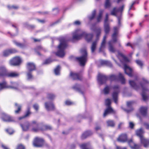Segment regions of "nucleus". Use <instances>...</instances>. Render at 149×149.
I'll return each instance as SVG.
<instances>
[{"instance_id": "1", "label": "nucleus", "mask_w": 149, "mask_h": 149, "mask_svg": "<svg viewBox=\"0 0 149 149\" xmlns=\"http://www.w3.org/2000/svg\"><path fill=\"white\" fill-rule=\"evenodd\" d=\"M144 133L143 130L140 128L136 130V135L140 139L141 143L145 147H148L149 146V139H145L143 136Z\"/></svg>"}, {"instance_id": "2", "label": "nucleus", "mask_w": 149, "mask_h": 149, "mask_svg": "<svg viewBox=\"0 0 149 149\" xmlns=\"http://www.w3.org/2000/svg\"><path fill=\"white\" fill-rule=\"evenodd\" d=\"M66 46V44L65 40L63 39L61 40L58 46V51L57 53V55L61 57L63 56L65 54L64 49Z\"/></svg>"}, {"instance_id": "3", "label": "nucleus", "mask_w": 149, "mask_h": 149, "mask_svg": "<svg viewBox=\"0 0 149 149\" xmlns=\"http://www.w3.org/2000/svg\"><path fill=\"white\" fill-rule=\"evenodd\" d=\"M78 30H76L73 33L72 37V38L73 40H77L79 39L81 37L83 36H86V38L87 40H88V38H91L92 37V35L91 34H87L84 32L81 35H79L78 33Z\"/></svg>"}, {"instance_id": "4", "label": "nucleus", "mask_w": 149, "mask_h": 149, "mask_svg": "<svg viewBox=\"0 0 149 149\" xmlns=\"http://www.w3.org/2000/svg\"><path fill=\"white\" fill-rule=\"evenodd\" d=\"M81 52L83 56L77 57V59L81 65H84L86 61V52L85 49L81 51Z\"/></svg>"}, {"instance_id": "5", "label": "nucleus", "mask_w": 149, "mask_h": 149, "mask_svg": "<svg viewBox=\"0 0 149 149\" xmlns=\"http://www.w3.org/2000/svg\"><path fill=\"white\" fill-rule=\"evenodd\" d=\"M22 62V59L21 57L19 56H16L13 57L10 61V65H19Z\"/></svg>"}, {"instance_id": "6", "label": "nucleus", "mask_w": 149, "mask_h": 149, "mask_svg": "<svg viewBox=\"0 0 149 149\" xmlns=\"http://www.w3.org/2000/svg\"><path fill=\"white\" fill-rule=\"evenodd\" d=\"M43 140L39 137L35 138L33 141V145L36 147H39L42 146L43 144Z\"/></svg>"}, {"instance_id": "7", "label": "nucleus", "mask_w": 149, "mask_h": 149, "mask_svg": "<svg viewBox=\"0 0 149 149\" xmlns=\"http://www.w3.org/2000/svg\"><path fill=\"white\" fill-rule=\"evenodd\" d=\"M124 70L125 73L129 76H131L132 73V69L128 65L125 64L124 65Z\"/></svg>"}, {"instance_id": "8", "label": "nucleus", "mask_w": 149, "mask_h": 149, "mask_svg": "<svg viewBox=\"0 0 149 149\" xmlns=\"http://www.w3.org/2000/svg\"><path fill=\"white\" fill-rule=\"evenodd\" d=\"M45 108L47 110H50L54 108V106L52 103H50L49 102H46L45 103Z\"/></svg>"}, {"instance_id": "9", "label": "nucleus", "mask_w": 149, "mask_h": 149, "mask_svg": "<svg viewBox=\"0 0 149 149\" xmlns=\"http://www.w3.org/2000/svg\"><path fill=\"white\" fill-rule=\"evenodd\" d=\"M69 76L71 78L73 79H80L79 75L73 72H70Z\"/></svg>"}, {"instance_id": "10", "label": "nucleus", "mask_w": 149, "mask_h": 149, "mask_svg": "<svg viewBox=\"0 0 149 149\" xmlns=\"http://www.w3.org/2000/svg\"><path fill=\"white\" fill-rule=\"evenodd\" d=\"M127 136L126 134H122L120 135L118 138V140L121 142H124L127 140Z\"/></svg>"}, {"instance_id": "11", "label": "nucleus", "mask_w": 149, "mask_h": 149, "mask_svg": "<svg viewBox=\"0 0 149 149\" xmlns=\"http://www.w3.org/2000/svg\"><path fill=\"white\" fill-rule=\"evenodd\" d=\"M114 112V110H113L111 107H109L105 110L103 116L104 117H105L109 113H113Z\"/></svg>"}, {"instance_id": "12", "label": "nucleus", "mask_w": 149, "mask_h": 149, "mask_svg": "<svg viewBox=\"0 0 149 149\" xmlns=\"http://www.w3.org/2000/svg\"><path fill=\"white\" fill-rule=\"evenodd\" d=\"M128 143L132 148L136 149L139 147V146L135 144L132 140L129 141H128Z\"/></svg>"}, {"instance_id": "13", "label": "nucleus", "mask_w": 149, "mask_h": 149, "mask_svg": "<svg viewBox=\"0 0 149 149\" xmlns=\"http://www.w3.org/2000/svg\"><path fill=\"white\" fill-rule=\"evenodd\" d=\"M140 111L142 115L145 116L147 113V107H141L140 108Z\"/></svg>"}, {"instance_id": "14", "label": "nucleus", "mask_w": 149, "mask_h": 149, "mask_svg": "<svg viewBox=\"0 0 149 149\" xmlns=\"http://www.w3.org/2000/svg\"><path fill=\"white\" fill-rule=\"evenodd\" d=\"M27 67L29 71H31L35 69V65L31 63H28L27 64Z\"/></svg>"}, {"instance_id": "15", "label": "nucleus", "mask_w": 149, "mask_h": 149, "mask_svg": "<svg viewBox=\"0 0 149 149\" xmlns=\"http://www.w3.org/2000/svg\"><path fill=\"white\" fill-rule=\"evenodd\" d=\"M15 51L13 49H10L5 51L3 52V55L5 56H7L10 54L15 52Z\"/></svg>"}, {"instance_id": "16", "label": "nucleus", "mask_w": 149, "mask_h": 149, "mask_svg": "<svg viewBox=\"0 0 149 149\" xmlns=\"http://www.w3.org/2000/svg\"><path fill=\"white\" fill-rule=\"evenodd\" d=\"M118 94L117 92H114L112 94V97L115 103H116L118 99Z\"/></svg>"}, {"instance_id": "17", "label": "nucleus", "mask_w": 149, "mask_h": 149, "mask_svg": "<svg viewBox=\"0 0 149 149\" xmlns=\"http://www.w3.org/2000/svg\"><path fill=\"white\" fill-rule=\"evenodd\" d=\"M19 74L16 72H11L8 73V76L9 77H15L18 76Z\"/></svg>"}, {"instance_id": "18", "label": "nucleus", "mask_w": 149, "mask_h": 149, "mask_svg": "<svg viewBox=\"0 0 149 149\" xmlns=\"http://www.w3.org/2000/svg\"><path fill=\"white\" fill-rule=\"evenodd\" d=\"M8 8L9 9H18L19 8V7L17 5H10L8 6Z\"/></svg>"}, {"instance_id": "19", "label": "nucleus", "mask_w": 149, "mask_h": 149, "mask_svg": "<svg viewBox=\"0 0 149 149\" xmlns=\"http://www.w3.org/2000/svg\"><path fill=\"white\" fill-rule=\"evenodd\" d=\"M60 67L59 66H57L55 69L54 72L55 74L56 75H58L60 73Z\"/></svg>"}, {"instance_id": "20", "label": "nucleus", "mask_w": 149, "mask_h": 149, "mask_svg": "<svg viewBox=\"0 0 149 149\" xmlns=\"http://www.w3.org/2000/svg\"><path fill=\"white\" fill-rule=\"evenodd\" d=\"M110 90V88L109 86H106L103 90V92L104 94H108Z\"/></svg>"}, {"instance_id": "21", "label": "nucleus", "mask_w": 149, "mask_h": 149, "mask_svg": "<svg viewBox=\"0 0 149 149\" xmlns=\"http://www.w3.org/2000/svg\"><path fill=\"white\" fill-rule=\"evenodd\" d=\"M147 89H143L142 93V97L143 100H146L147 98V96L146 95V94H145L144 93V92L145 91H147Z\"/></svg>"}, {"instance_id": "22", "label": "nucleus", "mask_w": 149, "mask_h": 149, "mask_svg": "<svg viewBox=\"0 0 149 149\" xmlns=\"http://www.w3.org/2000/svg\"><path fill=\"white\" fill-rule=\"evenodd\" d=\"M136 63L140 67H141L143 65V63L140 60H136Z\"/></svg>"}, {"instance_id": "23", "label": "nucleus", "mask_w": 149, "mask_h": 149, "mask_svg": "<svg viewBox=\"0 0 149 149\" xmlns=\"http://www.w3.org/2000/svg\"><path fill=\"white\" fill-rule=\"evenodd\" d=\"M96 45V43L93 42L92 45L91 47V50L92 52H93L95 49Z\"/></svg>"}, {"instance_id": "24", "label": "nucleus", "mask_w": 149, "mask_h": 149, "mask_svg": "<svg viewBox=\"0 0 149 149\" xmlns=\"http://www.w3.org/2000/svg\"><path fill=\"white\" fill-rule=\"evenodd\" d=\"M6 70V68L3 67H0V75H2L5 72Z\"/></svg>"}, {"instance_id": "25", "label": "nucleus", "mask_w": 149, "mask_h": 149, "mask_svg": "<svg viewBox=\"0 0 149 149\" xmlns=\"http://www.w3.org/2000/svg\"><path fill=\"white\" fill-rule=\"evenodd\" d=\"M107 123V125L108 126L112 127L114 125V123L112 121L109 120Z\"/></svg>"}, {"instance_id": "26", "label": "nucleus", "mask_w": 149, "mask_h": 149, "mask_svg": "<svg viewBox=\"0 0 149 149\" xmlns=\"http://www.w3.org/2000/svg\"><path fill=\"white\" fill-rule=\"evenodd\" d=\"M10 118L9 116L6 115H4L3 116V119L5 121H10L11 120L9 118Z\"/></svg>"}, {"instance_id": "27", "label": "nucleus", "mask_w": 149, "mask_h": 149, "mask_svg": "<svg viewBox=\"0 0 149 149\" xmlns=\"http://www.w3.org/2000/svg\"><path fill=\"white\" fill-rule=\"evenodd\" d=\"M120 81L123 84H124L125 82V80L123 76V75L121 74H120Z\"/></svg>"}, {"instance_id": "28", "label": "nucleus", "mask_w": 149, "mask_h": 149, "mask_svg": "<svg viewBox=\"0 0 149 149\" xmlns=\"http://www.w3.org/2000/svg\"><path fill=\"white\" fill-rule=\"evenodd\" d=\"M15 105L16 106L17 105V107H18V110H17L15 111V112L16 113H17L20 111L21 107V105H17V103H15Z\"/></svg>"}, {"instance_id": "29", "label": "nucleus", "mask_w": 149, "mask_h": 149, "mask_svg": "<svg viewBox=\"0 0 149 149\" xmlns=\"http://www.w3.org/2000/svg\"><path fill=\"white\" fill-rule=\"evenodd\" d=\"M5 87H6V83L5 82L0 83V88H3Z\"/></svg>"}, {"instance_id": "30", "label": "nucleus", "mask_w": 149, "mask_h": 149, "mask_svg": "<svg viewBox=\"0 0 149 149\" xmlns=\"http://www.w3.org/2000/svg\"><path fill=\"white\" fill-rule=\"evenodd\" d=\"M110 5V3L109 2V0H106L105 6L106 7H107L109 6Z\"/></svg>"}, {"instance_id": "31", "label": "nucleus", "mask_w": 149, "mask_h": 149, "mask_svg": "<svg viewBox=\"0 0 149 149\" xmlns=\"http://www.w3.org/2000/svg\"><path fill=\"white\" fill-rule=\"evenodd\" d=\"M129 84L131 86L135 88V86L136 85V84L134 81H130Z\"/></svg>"}, {"instance_id": "32", "label": "nucleus", "mask_w": 149, "mask_h": 149, "mask_svg": "<svg viewBox=\"0 0 149 149\" xmlns=\"http://www.w3.org/2000/svg\"><path fill=\"white\" fill-rule=\"evenodd\" d=\"M122 58L123 59V61L125 62H129L130 61L127 58V57H126L124 56H122Z\"/></svg>"}, {"instance_id": "33", "label": "nucleus", "mask_w": 149, "mask_h": 149, "mask_svg": "<svg viewBox=\"0 0 149 149\" xmlns=\"http://www.w3.org/2000/svg\"><path fill=\"white\" fill-rule=\"evenodd\" d=\"M65 104L67 105L72 104V102L69 100H67L65 102Z\"/></svg>"}, {"instance_id": "34", "label": "nucleus", "mask_w": 149, "mask_h": 149, "mask_svg": "<svg viewBox=\"0 0 149 149\" xmlns=\"http://www.w3.org/2000/svg\"><path fill=\"white\" fill-rule=\"evenodd\" d=\"M111 103V101L110 99H107L106 100L105 104L107 105H109Z\"/></svg>"}, {"instance_id": "35", "label": "nucleus", "mask_w": 149, "mask_h": 149, "mask_svg": "<svg viewBox=\"0 0 149 149\" xmlns=\"http://www.w3.org/2000/svg\"><path fill=\"white\" fill-rule=\"evenodd\" d=\"M6 131L7 132H9V133L10 134H12L14 132V131L11 129H9L8 130H6Z\"/></svg>"}, {"instance_id": "36", "label": "nucleus", "mask_w": 149, "mask_h": 149, "mask_svg": "<svg viewBox=\"0 0 149 149\" xmlns=\"http://www.w3.org/2000/svg\"><path fill=\"white\" fill-rule=\"evenodd\" d=\"M129 125L130 127L132 128L134 125V124L132 122H130L129 123Z\"/></svg>"}, {"instance_id": "37", "label": "nucleus", "mask_w": 149, "mask_h": 149, "mask_svg": "<svg viewBox=\"0 0 149 149\" xmlns=\"http://www.w3.org/2000/svg\"><path fill=\"white\" fill-rule=\"evenodd\" d=\"M24 146L22 145H19L17 146V149H24Z\"/></svg>"}, {"instance_id": "38", "label": "nucleus", "mask_w": 149, "mask_h": 149, "mask_svg": "<svg viewBox=\"0 0 149 149\" xmlns=\"http://www.w3.org/2000/svg\"><path fill=\"white\" fill-rule=\"evenodd\" d=\"M22 129L24 131L27 130L28 129V126H27L24 125L22 127Z\"/></svg>"}, {"instance_id": "39", "label": "nucleus", "mask_w": 149, "mask_h": 149, "mask_svg": "<svg viewBox=\"0 0 149 149\" xmlns=\"http://www.w3.org/2000/svg\"><path fill=\"white\" fill-rule=\"evenodd\" d=\"M33 108H34V109L36 110H38V109L39 108V107L38 105L37 104H34L33 106Z\"/></svg>"}, {"instance_id": "40", "label": "nucleus", "mask_w": 149, "mask_h": 149, "mask_svg": "<svg viewBox=\"0 0 149 149\" xmlns=\"http://www.w3.org/2000/svg\"><path fill=\"white\" fill-rule=\"evenodd\" d=\"M80 22L79 21H76L74 22V24L76 25H79L80 24Z\"/></svg>"}, {"instance_id": "41", "label": "nucleus", "mask_w": 149, "mask_h": 149, "mask_svg": "<svg viewBox=\"0 0 149 149\" xmlns=\"http://www.w3.org/2000/svg\"><path fill=\"white\" fill-rule=\"evenodd\" d=\"M116 10V8H114L111 12V14L113 15H114L115 14V12Z\"/></svg>"}, {"instance_id": "42", "label": "nucleus", "mask_w": 149, "mask_h": 149, "mask_svg": "<svg viewBox=\"0 0 149 149\" xmlns=\"http://www.w3.org/2000/svg\"><path fill=\"white\" fill-rule=\"evenodd\" d=\"M101 17V14H100L99 15L97 18V20H98V21H100Z\"/></svg>"}, {"instance_id": "43", "label": "nucleus", "mask_w": 149, "mask_h": 149, "mask_svg": "<svg viewBox=\"0 0 149 149\" xmlns=\"http://www.w3.org/2000/svg\"><path fill=\"white\" fill-rule=\"evenodd\" d=\"M146 128L147 129H149V124L148 123H146L145 125Z\"/></svg>"}, {"instance_id": "44", "label": "nucleus", "mask_w": 149, "mask_h": 149, "mask_svg": "<svg viewBox=\"0 0 149 149\" xmlns=\"http://www.w3.org/2000/svg\"><path fill=\"white\" fill-rule=\"evenodd\" d=\"M27 78L28 79H30L32 77V75L30 74H27Z\"/></svg>"}, {"instance_id": "45", "label": "nucleus", "mask_w": 149, "mask_h": 149, "mask_svg": "<svg viewBox=\"0 0 149 149\" xmlns=\"http://www.w3.org/2000/svg\"><path fill=\"white\" fill-rule=\"evenodd\" d=\"M95 13V10L93 11V12L92 14V17H91V19H92L93 18V17H94Z\"/></svg>"}, {"instance_id": "46", "label": "nucleus", "mask_w": 149, "mask_h": 149, "mask_svg": "<svg viewBox=\"0 0 149 149\" xmlns=\"http://www.w3.org/2000/svg\"><path fill=\"white\" fill-rule=\"evenodd\" d=\"M30 114V112L29 111H28L25 114L26 116H28Z\"/></svg>"}, {"instance_id": "47", "label": "nucleus", "mask_w": 149, "mask_h": 149, "mask_svg": "<svg viewBox=\"0 0 149 149\" xmlns=\"http://www.w3.org/2000/svg\"><path fill=\"white\" fill-rule=\"evenodd\" d=\"M116 148L117 149H126V148H121L118 146L116 147Z\"/></svg>"}, {"instance_id": "48", "label": "nucleus", "mask_w": 149, "mask_h": 149, "mask_svg": "<svg viewBox=\"0 0 149 149\" xmlns=\"http://www.w3.org/2000/svg\"><path fill=\"white\" fill-rule=\"evenodd\" d=\"M105 43V41L104 40L102 41V44H101V47H103L104 46Z\"/></svg>"}, {"instance_id": "49", "label": "nucleus", "mask_w": 149, "mask_h": 149, "mask_svg": "<svg viewBox=\"0 0 149 149\" xmlns=\"http://www.w3.org/2000/svg\"><path fill=\"white\" fill-rule=\"evenodd\" d=\"M105 28L106 30V31L107 32L109 30V28L107 26H105Z\"/></svg>"}, {"instance_id": "50", "label": "nucleus", "mask_w": 149, "mask_h": 149, "mask_svg": "<svg viewBox=\"0 0 149 149\" xmlns=\"http://www.w3.org/2000/svg\"><path fill=\"white\" fill-rule=\"evenodd\" d=\"M109 50L111 52L113 51V48L111 47H110L109 48Z\"/></svg>"}, {"instance_id": "51", "label": "nucleus", "mask_w": 149, "mask_h": 149, "mask_svg": "<svg viewBox=\"0 0 149 149\" xmlns=\"http://www.w3.org/2000/svg\"><path fill=\"white\" fill-rule=\"evenodd\" d=\"M132 103V102H127V105H130Z\"/></svg>"}, {"instance_id": "52", "label": "nucleus", "mask_w": 149, "mask_h": 149, "mask_svg": "<svg viewBox=\"0 0 149 149\" xmlns=\"http://www.w3.org/2000/svg\"><path fill=\"white\" fill-rule=\"evenodd\" d=\"M108 17V15L107 14H106V17H105V22H106L107 21V18Z\"/></svg>"}, {"instance_id": "53", "label": "nucleus", "mask_w": 149, "mask_h": 149, "mask_svg": "<svg viewBox=\"0 0 149 149\" xmlns=\"http://www.w3.org/2000/svg\"><path fill=\"white\" fill-rule=\"evenodd\" d=\"M115 78V76L114 75H113L111 76V79H114Z\"/></svg>"}, {"instance_id": "54", "label": "nucleus", "mask_w": 149, "mask_h": 149, "mask_svg": "<svg viewBox=\"0 0 149 149\" xmlns=\"http://www.w3.org/2000/svg\"><path fill=\"white\" fill-rule=\"evenodd\" d=\"M49 60H47L45 61V64H47V63H49Z\"/></svg>"}, {"instance_id": "55", "label": "nucleus", "mask_w": 149, "mask_h": 149, "mask_svg": "<svg viewBox=\"0 0 149 149\" xmlns=\"http://www.w3.org/2000/svg\"><path fill=\"white\" fill-rule=\"evenodd\" d=\"M124 8V6H123L121 7V8H120V11H122L123 10V8Z\"/></svg>"}, {"instance_id": "56", "label": "nucleus", "mask_w": 149, "mask_h": 149, "mask_svg": "<svg viewBox=\"0 0 149 149\" xmlns=\"http://www.w3.org/2000/svg\"><path fill=\"white\" fill-rule=\"evenodd\" d=\"M3 147L4 149H8L7 148L6 146H3Z\"/></svg>"}, {"instance_id": "57", "label": "nucleus", "mask_w": 149, "mask_h": 149, "mask_svg": "<svg viewBox=\"0 0 149 149\" xmlns=\"http://www.w3.org/2000/svg\"><path fill=\"white\" fill-rule=\"evenodd\" d=\"M39 22H44V20H39Z\"/></svg>"}, {"instance_id": "58", "label": "nucleus", "mask_w": 149, "mask_h": 149, "mask_svg": "<svg viewBox=\"0 0 149 149\" xmlns=\"http://www.w3.org/2000/svg\"><path fill=\"white\" fill-rule=\"evenodd\" d=\"M116 33H114L113 34V36H114L115 35H116Z\"/></svg>"}, {"instance_id": "59", "label": "nucleus", "mask_w": 149, "mask_h": 149, "mask_svg": "<svg viewBox=\"0 0 149 149\" xmlns=\"http://www.w3.org/2000/svg\"><path fill=\"white\" fill-rule=\"evenodd\" d=\"M123 124V123H120L119 125H118V126L119 127L120 125H122V124Z\"/></svg>"}, {"instance_id": "60", "label": "nucleus", "mask_w": 149, "mask_h": 149, "mask_svg": "<svg viewBox=\"0 0 149 149\" xmlns=\"http://www.w3.org/2000/svg\"><path fill=\"white\" fill-rule=\"evenodd\" d=\"M8 88H14V87H11V86H10L8 87Z\"/></svg>"}, {"instance_id": "61", "label": "nucleus", "mask_w": 149, "mask_h": 149, "mask_svg": "<svg viewBox=\"0 0 149 149\" xmlns=\"http://www.w3.org/2000/svg\"><path fill=\"white\" fill-rule=\"evenodd\" d=\"M20 45H21V44H19V45H18V46H20Z\"/></svg>"}, {"instance_id": "62", "label": "nucleus", "mask_w": 149, "mask_h": 149, "mask_svg": "<svg viewBox=\"0 0 149 149\" xmlns=\"http://www.w3.org/2000/svg\"><path fill=\"white\" fill-rule=\"evenodd\" d=\"M138 55V54H137L136 55V56H137Z\"/></svg>"}, {"instance_id": "63", "label": "nucleus", "mask_w": 149, "mask_h": 149, "mask_svg": "<svg viewBox=\"0 0 149 149\" xmlns=\"http://www.w3.org/2000/svg\"><path fill=\"white\" fill-rule=\"evenodd\" d=\"M83 149H85V148H83Z\"/></svg>"}]
</instances>
